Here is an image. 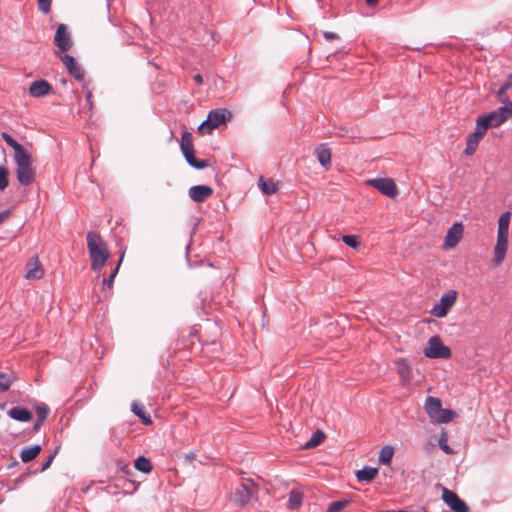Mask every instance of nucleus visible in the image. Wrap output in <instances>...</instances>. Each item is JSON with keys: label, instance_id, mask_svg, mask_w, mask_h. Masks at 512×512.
<instances>
[{"label": "nucleus", "instance_id": "f257e3e1", "mask_svg": "<svg viewBox=\"0 0 512 512\" xmlns=\"http://www.w3.org/2000/svg\"><path fill=\"white\" fill-rule=\"evenodd\" d=\"M86 240L91 269L99 272L110 256L107 243L98 232L93 231L87 233Z\"/></svg>", "mask_w": 512, "mask_h": 512}, {"label": "nucleus", "instance_id": "f03ea898", "mask_svg": "<svg viewBox=\"0 0 512 512\" xmlns=\"http://www.w3.org/2000/svg\"><path fill=\"white\" fill-rule=\"evenodd\" d=\"M510 212H504L498 219L497 241L494 247L493 262L495 265H500L504 259L508 248V236L510 225Z\"/></svg>", "mask_w": 512, "mask_h": 512}, {"label": "nucleus", "instance_id": "7ed1b4c3", "mask_svg": "<svg viewBox=\"0 0 512 512\" xmlns=\"http://www.w3.org/2000/svg\"><path fill=\"white\" fill-rule=\"evenodd\" d=\"M257 492V484L250 478H243L228 498L236 507L244 508L254 496H257Z\"/></svg>", "mask_w": 512, "mask_h": 512}, {"label": "nucleus", "instance_id": "20e7f679", "mask_svg": "<svg viewBox=\"0 0 512 512\" xmlns=\"http://www.w3.org/2000/svg\"><path fill=\"white\" fill-rule=\"evenodd\" d=\"M14 160L17 165L16 177L18 182L23 186L31 185L35 180V170L32 167L31 155L24 151L14 155Z\"/></svg>", "mask_w": 512, "mask_h": 512}, {"label": "nucleus", "instance_id": "39448f33", "mask_svg": "<svg viewBox=\"0 0 512 512\" xmlns=\"http://www.w3.org/2000/svg\"><path fill=\"white\" fill-rule=\"evenodd\" d=\"M180 149L187 163L193 168L201 170L209 166L208 160H199L195 157L192 134L189 131L183 132L180 140Z\"/></svg>", "mask_w": 512, "mask_h": 512}, {"label": "nucleus", "instance_id": "423d86ee", "mask_svg": "<svg viewBox=\"0 0 512 512\" xmlns=\"http://www.w3.org/2000/svg\"><path fill=\"white\" fill-rule=\"evenodd\" d=\"M231 117L232 114L228 109L220 108L211 110L208 113L207 119L203 121L198 127V132L202 135L210 134L213 129L225 123Z\"/></svg>", "mask_w": 512, "mask_h": 512}, {"label": "nucleus", "instance_id": "0eeeda50", "mask_svg": "<svg viewBox=\"0 0 512 512\" xmlns=\"http://www.w3.org/2000/svg\"><path fill=\"white\" fill-rule=\"evenodd\" d=\"M501 102L505 105L489 113L483 114L490 127H499L508 119L512 118V101L505 97V99H501Z\"/></svg>", "mask_w": 512, "mask_h": 512}, {"label": "nucleus", "instance_id": "6e6552de", "mask_svg": "<svg viewBox=\"0 0 512 512\" xmlns=\"http://www.w3.org/2000/svg\"><path fill=\"white\" fill-rule=\"evenodd\" d=\"M424 355L430 359H448L451 357V349L444 345L438 335L432 336L428 340V346L423 351Z\"/></svg>", "mask_w": 512, "mask_h": 512}, {"label": "nucleus", "instance_id": "1a4fd4ad", "mask_svg": "<svg viewBox=\"0 0 512 512\" xmlns=\"http://www.w3.org/2000/svg\"><path fill=\"white\" fill-rule=\"evenodd\" d=\"M457 291L449 290L443 294L437 304L431 309L430 313L438 318L445 317L457 300Z\"/></svg>", "mask_w": 512, "mask_h": 512}, {"label": "nucleus", "instance_id": "9d476101", "mask_svg": "<svg viewBox=\"0 0 512 512\" xmlns=\"http://www.w3.org/2000/svg\"><path fill=\"white\" fill-rule=\"evenodd\" d=\"M366 184L377 189L383 195L391 197V198L397 196V194H398L397 186H396L395 182L393 181V179H391V178L367 179Z\"/></svg>", "mask_w": 512, "mask_h": 512}, {"label": "nucleus", "instance_id": "9b49d317", "mask_svg": "<svg viewBox=\"0 0 512 512\" xmlns=\"http://www.w3.org/2000/svg\"><path fill=\"white\" fill-rule=\"evenodd\" d=\"M442 500L453 512H468L467 504L453 491L442 487Z\"/></svg>", "mask_w": 512, "mask_h": 512}, {"label": "nucleus", "instance_id": "f8f14e48", "mask_svg": "<svg viewBox=\"0 0 512 512\" xmlns=\"http://www.w3.org/2000/svg\"><path fill=\"white\" fill-rule=\"evenodd\" d=\"M54 44L61 52H67L72 47V40L65 24H59L54 36Z\"/></svg>", "mask_w": 512, "mask_h": 512}, {"label": "nucleus", "instance_id": "ddd939ff", "mask_svg": "<svg viewBox=\"0 0 512 512\" xmlns=\"http://www.w3.org/2000/svg\"><path fill=\"white\" fill-rule=\"evenodd\" d=\"M463 225L460 222L453 224L447 231L444 240V248L450 249L454 248L463 236Z\"/></svg>", "mask_w": 512, "mask_h": 512}, {"label": "nucleus", "instance_id": "4468645a", "mask_svg": "<svg viewBox=\"0 0 512 512\" xmlns=\"http://www.w3.org/2000/svg\"><path fill=\"white\" fill-rule=\"evenodd\" d=\"M62 63L68 70V73L77 81H83L85 74L83 69L77 64L75 58L71 55L65 54L60 57Z\"/></svg>", "mask_w": 512, "mask_h": 512}, {"label": "nucleus", "instance_id": "2eb2a0df", "mask_svg": "<svg viewBox=\"0 0 512 512\" xmlns=\"http://www.w3.org/2000/svg\"><path fill=\"white\" fill-rule=\"evenodd\" d=\"M189 197L196 203H203L213 194V189L208 185H195L188 191Z\"/></svg>", "mask_w": 512, "mask_h": 512}, {"label": "nucleus", "instance_id": "dca6fc26", "mask_svg": "<svg viewBox=\"0 0 512 512\" xmlns=\"http://www.w3.org/2000/svg\"><path fill=\"white\" fill-rule=\"evenodd\" d=\"M44 276V268L38 257H33L26 264L25 278L29 280L41 279Z\"/></svg>", "mask_w": 512, "mask_h": 512}, {"label": "nucleus", "instance_id": "f3484780", "mask_svg": "<svg viewBox=\"0 0 512 512\" xmlns=\"http://www.w3.org/2000/svg\"><path fill=\"white\" fill-rule=\"evenodd\" d=\"M396 369L400 376L403 386H408L411 383L413 373L409 362L405 358H400L396 362Z\"/></svg>", "mask_w": 512, "mask_h": 512}, {"label": "nucleus", "instance_id": "a211bd4d", "mask_svg": "<svg viewBox=\"0 0 512 512\" xmlns=\"http://www.w3.org/2000/svg\"><path fill=\"white\" fill-rule=\"evenodd\" d=\"M52 89L53 88L48 81L40 79L31 83L29 93L33 97H42L49 94L52 91Z\"/></svg>", "mask_w": 512, "mask_h": 512}, {"label": "nucleus", "instance_id": "6ab92c4d", "mask_svg": "<svg viewBox=\"0 0 512 512\" xmlns=\"http://www.w3.org/2000/svg\"><path fill=\"white\" fill-rule=\"evenodd\" d=\"M424 408L428 416L433 420L441 412L442 402L437 397L429 396L426 398Z\"/></svg>", "mask_w": 512, "mask_h": 512}, {"label": "nucleus", "instance_id": "aec40b11", "mask_svg": "<svg viewBox=\"0 0 512 512\" xmlns=\"http://www.w3.org/2000/svg\"><path fill=\"white\" fill-rule=\"evenodd\" d=\"M8 415L12 419L20 421V422H29L33 418L31 411H29L27 408L20 407V406L12 407L8 411Z\"/></svg>", "mask_w": 512, "mask_h": 512}, {"label": "nucleus", "instance_id": "412c9836", "mask_svg": "<svg viewBox=\"0 0 512 512\" xmlns=\"http://www.w3.org/2000/svg\"><path fill=\"white\" fill-rule=\"evenodd\" d=\"M315 153L317 155V159L319 163L325 168L328 169L331 166V151L325 145H320L315 149Z\"/></svg>", "mask_w": 512, "mask_h": 512}, {"label": "nucleus", "instance_id": "4be33fe9", "mask_svg": "<svg viewBox=\"0 0 512 512\" xmlns=\"http://www.w3.org/2000/svg\"><path fill=\"white\" fill-rule=\"evenodd\" d=\"M482 138L483 137L480 135V133L473 132L468 134L464 153L466 155L474 154Z\"/></svg>", "mask_w": 512, "mask_h": 512}, {"label": "nucleus", "instance_id": "5701e85b", "mask_svg": "<svg viewBox=\"0 0 512 512\" xmlns=\"http://www.w3.org/2000/svg\"><path fill=\"white\" fill-rule=\"evenodd\" d=\"M42 451V447L40 445H33L30 447H25L22 449L20 453V458L22 462L28 463L34 460Z\"/></svg>", "mask_w": 512, "mask_h": 512}, {"label": "nucleus", "instance_id": "b1692460", "mask_svg": "<svg viewBox=\"0 0 512 512\" xmlns=\"http://www.w3.org/2000/svg\"><path fill=\"white\" fill-rule=\"evenodd\" d=\"M259 186L265 195H273L279 190L277 182H274L272 179H264L262 176L259 178Z\"/></svg>", "mask_w": 512, "mask_h": 512}, {"label": "nucleus", "instance_id": "393cba45", "mask_svg": "<svg viewBox=\"0 0 512 512\" xmlns=\"http://www.w3.org/2000/svg\"><path fill=\"white\" fill-rule=\"evenodd\" d=\"M378 474V469L370 466H365L359 470L356 474L358 481L360 482H371L375 479Z\"/></svg>", "mask_w": 512, "mask_h": 512}, {"label": "nucleus", "instance_id": "a878e982", "mask_svg": "<svg viewBox=\"0 0 512 512\" xmlns=\"http://www.w3.org/2000/svg\"><path fill=\"white\" fill-rule=\"evenodd\" d=\"M303 502V494L297 490H291L289 493V499L287 507L291 510L298 509Z\"/></svg>", "mask_w": 512, "mask_h": 512}, {"label": "nucleus", "instance_id": "bb28decb", "mask_svg": "<svg viewBox=\"0 0 512 512\" xmlns=\"http://www.w3.org/2000/svg\"><path fill=\"white\" fill-rule=\"evenodd\" d=\"M134 467L145 474L150 473L153 469L151 461L145 456H139L134 462Z\"/></svg>", "mask_w": 512, "mask_h": 512}, {"label": "nucleus", "instance_id": "cd10ccee", "mask_svg": "<svg viewBox=\"0 0 512 512\" xmlns=\"http://www.w3.org/2000/svg\"><path fill=\"white\" fill-rule=\"evenodd\" d=\"M325 437L326 435L322 430H317L313 433L312 437L304 444L303 447L305 449L315 448L324 441Z\"/></svg>", "mask_w": 512, "mask_h": 512}, {"label": "nucleus", "instance_id": "c85d7f7f", "mask_svg": "<svg viewBox=\"0 0 512 512\" xmlns=\"http://www.w3.org/2000/svg\"><path fill=\"white\" fill-rule=\"evenodd\" d=\"M455 417L456 412L454 410L441 408V412L437 414V417H435L433 421L437 423H448L452 421Z\"/></svg>", "mask_w": 512, "mask_h": 512}, {"label": "nucleus", "instance_id": "c756f323", "mask_svg": "<svg viewBox=\"0 0 512 512\" xmlns=\"http://www.w3.org/2000/svg\"><path fill=\"white\" fill-rule=\"evenodd\" d=\"M2 138L6 142V144L14 149L15 155H18V153H22L26 151L24 147L18 143L10 134L7 132L2 133Z\"/></svg>", "mask_w": 512, "mask_h": 512}, {"label": "nucleus", "instance_id": "7c9ffc66", "mask_svg": "<svg viewBox=\"0 0 512 512\" xmlns=\"http://www.w3.org/2000/svg\"><path fill=\"white\" fill-rule=\"evenodd\" d=\"M394 455V449L391 446H384L379 453V463L389 465Z\"/></svg>", "mask_w": 512, "mask_h": 512}, {"label": "nucleus", "instance_id": "2f4dec72", "mask_svg": "<svg viewBox=\"0 0 512 512\" xmlns=\"http://www.w3.org/2000/svg\"><path fill=\"white\" fill-rule=\"evenodd\" d=\"M132 411L134 412L135 415H137L141 419L143 424L149 425L152 423L151 417L146 413V411L144 410V408L142 406H139L138 404L133 403Z\"/></svg>", "mask_w": 512, "mask_h": 512}, {"label": "nucleus", "instance_id": "473e14b6", "mask_svg": "<svg viewBox=\"0 0 512 512\" xmlns=\"http://www.w3.org/2000/svg\"><path fill=\"white\" fill-rule=\"evenodd\" d=\"M351 503V499H342L329 504L327 512H340Z\"/></svg>", "mask_w": 512, "mask_h": 512}, {"label": "nucleus", "instance_id": "72a5a7b5", "mask_svg": "<svg viewBox=\"0 0 512 512\" xmlns=\"http://www.w3.org/2000/svg\"><path fill=\"white\" fill-rule=\"evenodd\" d=\"M488 128H490V126L487 122V119L484 118L483 115H480L476 120V127L474 132L480 133V135L484 137Z\"/></svg>", "mask_w": 512, "mask_h": 512}, {"label": "nucleus", "instance_id": "f704fd0d", "mask_svg": "<svg viewBox=\"0 0 512 512\" xmlns=\"http://www.w3.org/2000/svg\"><path fill=\"white\" fill-rule=\"evenodd\" d=\"M14 379L15 378L12 377L11 375L4 373V372H0V391L5 392V391L9 390Z\"/></svg>", "mask_w": 512, "mask_h": 512}, {"label": "nucleus", "instance_id": "c9c22d12", "mask_svg": "<svg viewBox=\"0 0 512 512\" xmlns=\"http://www.w3.org/2000/svg\"><path fill=\"white\" fill-rule=\"evenodd\" d=\"M123 255H121V258L120 260L118 261L116 267L111 271L110 275L108 278H103V284H107V286L112 289L113 287V281H114V278L116 277L117 273H118V270H119V267L122 263V260H123Z\"/></svg>", "mask_w": 512, "mask_h": 512}, {"label": "nucleus", "instance_id": "e433bc0d", "mask_svg": "<svg viewBox=\"0 0 512 512\" xmlns=\"http://www.w3.org/2000/svg\"><path fill=\"white\" fill-rule=\"evenodd\" d=\"M50 409L46 404H40L36 406V414L37 419H39V422H44L48 415H49Z\"/></svg>", "mask_w": 512, "mask_h": 512}, {"label": "nucleus", "instance_id": "4c0bfd02", "mask_svg": "<svg viewBox=\"0 0 512 512\" xmlns=\"http://www.w3.org/2000/svg\"><path fill=\"white\" fill-rule=\"evenodd\" d=\"M512 87V73H510L507 78L505 79V81L503 82V84L501 85L499 91L497 92V97L499 98V100L501 101V99H504L503 98V95L505 94V92L507 90H509L510 88Z\"/></svg>", "mask_w": 512, "mask_h": 512}, {"label": "nucleus", "instance_id": "58836bf2", "mask_svg": "<svg viewBox=\"0 0 512 512\" xmlns=\"http://www.w3.org/2000/svg\"><path fill=\"white\" fill-rule=\"evenodd\" d=\"M9 171L8 168L0 166V191L5 190L9 185L8 180Z\"/></svg>", "mask_w": 512, "mask_h": 512}, {"label": "nucleus", "instance_id": "ea45409f", "mask_svg": "<svg viewBox=\"0 0 512 512\" xmlns=\"http://www.w3.org/2000/svg\"><path fill=\"white\" fill-rule=\"evenodd\" d=\"M342 240L347 246L354 249H356L360 245L359 236L357 235H345L342 237Z\"/></svg>", "mask_w": 512, "mask_h": 512}, {"label": "nucleus", "instance_id": "a19ab883", "mask_svg": "<svg viewBox=\"0 0 512 512\" xmlns=\"http://www.w3.org/2000/svg\"><path fill=\"white\" fill-rule=\"evenodd\" d=\"M447 434L443 432L439 438V446L440 448L447 454L453 453V450L447 444Z\"/></svg>", "mask_w": 512, "mask_h": 512}, {"label": "nucleus", "instance_id": "79ce46f5", "mask_svg": "<svg viewBox=\"0 0 512 512\" xmlns=\"http://www.w3.org/2000/svg\"><path fill=\"white\" fill-rule=\"evenodd\" d=\"M58 450H59V447L55 448V450L47 457V459L43 462V464L41 466L40 472H44L51 466L54 458L56 457V455L58 453Z\"/></svg>", "mask_w": 512, "mask_h": 512}, {"label": "nucleus", "instance_id": "37998d69", "mask_svg": "<svg viewBox=\"0 0 512 512\" xmlns=\"http://www.w3.org/2000/svg\"><path fill=\"white\" fill-rule=\"evenodd\" d=\"M37 2H38V9L41 12H43L44 14H47L48 12H50L52 0H37Z\"/></svg>", "mask_w": 512, "mask_h": 512}, {"label": "nucleus", "instance_id": "c03bdc74", "mask_svg": "<svg viewBox=\"0 0 512 512\" xmlns=\"http://www.w3.org/2000/svg\"><path fill=\"white\" fill-rule=\"evenodd\" d=\"M323 36L328 41L336 40L339 38V36L336 33L330 31L323 32Z\"/></svg>", "mask_w": 512, "mask_h": 512}, {"label": "nucleus", "instance_id": "a18cd8bd", "mask_svg": "<svg viewBox=\"0 0 512 512\" xmlns=\"http://www.w3.org/2000/svg\"><path fill=\"white\" fill-rule=\"evenodd\" d=\"M10 216L9 210H4L0 212V224H2L6 219H8Z\"/></svg>", "mask_w": 512, "mask_h": 512}, {"label": "nucleus", "instance_id": "49530a36", "mask_svg": "<svg viewBox=\"0 0 512 512\" xmlns=\"http://www.w3.org/2000/svg\"><path fill=\"white\" fill-rule=\"evenodd\" d=\"M86 102L89 105V107L92 108L93 101H92V93L90 91H88L86 94Z\"/></svg>", "mask_w": 512, "mask_h": 512}, {"label": "nucleus", "instance_id": "de8ad7c7", "mask_svg": "<svg viewBox=\"0 0 512 512\" xmlns=\"http://www.w3.org/2000/svg\"><path fill=\"white\" fill-rule=\"evenodd\" d=\"M193 79H194V81L196 82L197 85L203 84V77H202V75L196 74V75H194Z\"/></svg>", "mask_w": 512, "mask_h": 512}, {"label": "nucleus", "instance_id": "09e8293b", "mask_svg": "<svg viewBox=\"0 0 512 512\" xmlns=\"http://www.w3.org/2000/svg\"><path fill=\"white\" fill-rule=\"evenodd\" d=\"M43 423H44V422H39V419H37V420H36V422H35V424H34V426H33V431L37 432V431L40 429V427H41V425H42Z\"/></svg>", "mask_w": 512, "mask_h": 512}, {"label": "nucleus", "instance_id": "8fccbe9b", "mask_svg": "<svg viewBox=\"0 0 512 512\" xmlns=\"http://www.w3.org/2000/svg\"><path fill=\"white\" fill-rule=\"evenodd\" d=\"M365 1H366V3H367L369 6L373 7V6L377 5V3H378V1H379V0H365Z\"/></svg>", "mask_w": 512, "mask_h": 512}, {"label": "nucleus", "instance_id": "3c124183", "mask_svg": "<svg viewBox=\"0 0 512 512\" xmlns=\"http://www.w3.org/2000/svg\"><path fill=\"white\" fill-rule=\"evenodd\" d=\"M123 471H124L126 474H130V473H131V470L129 469V467H128L127 465H125V466H124Z\"/></svg>", "mask_w": 512, "mask_h": 512}]
</instances>
